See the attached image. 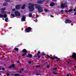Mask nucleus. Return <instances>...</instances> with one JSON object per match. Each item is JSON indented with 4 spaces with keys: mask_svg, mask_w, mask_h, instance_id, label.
Here are the masks:
<instances>
[{
    "mask_svg": "<svg viewBox=\"0 0 76 76\" xmlns=\"http://www.w3.org/2000/svg\"><path fill=\"white\" fill-rule=\"evenodd\" d=\"M69 63H70V62H69V61H68V63H67V64H69Z\"/></svg>",
    "mask_w": 76,
    "mask_h": 76,
    "instance_id": "nucleus-53",
    "label": "nucleus"
},
{
    "mask_svg": "<svg viewBox=\"0 0 76 76\" xmlns=\"http://www.w3.org/2000/svg\"><path fill=\"white\" fill-rule=\"evenodd\" d=\"M34 57H37V56H35V55L34 56Z\"/></svg>",
    "mask_w": 76,
    "mask_h": 76,
    "instance_id": "nucleus-49",
    "label": "nucleus"
},
{
    "mask_svg": "<svg viewBox=\"0 0 76 76\" xmlns=\"http://www.w3.org/2000/svg\"><path fill=\"white\" fill-rule=\"evenodd\" d=\"M70 76H73V75H71Z\"/></svg>",
    "mask_w": 76,
    "mask_h": 76,
    "instance_id": "nucleus-56",
    "label": "nucleus"
},
{
    "mask_svg": "<svg viewBox=\"0 0 76 76\" xmlns=\"http://www.w3.org/2000/svg\"><path fill=\"white\" fill-rule=\"evenodd\" d=\"M54 5H55V3L54 2H51L50 4V6L52 7H53Z\"/></svg>",
    "mask_w": 76,
    "mask_h": 76,
    "instance_id": "nucleus-14",
    "label": "nucleus"
},
{
    "mask_svg": "<svg viewBox=\"0 0 76 76\" xmlns=\"http://www.w3.org/2000/svg\"><path fill=\"white\" fill-rule=\"evenodd\" d=\"M37 76H38L39 75V74H37Z\"/></svg>",
    "mask_w": 76,
    "mask_h": 76,
    "instance_id": "nucleus-50",
    "label": "nucleus"
},
{
    "mask_svg": "<svg viewBox=\"0 0 76 76\" xmlns=\"http://www.w3.org/2000/svg\"><path fill=\"white\" fill-rule=\"evenodd\" d=\"M53 1H57V0H53Z\"/></svg>",
    "mask_w": 76,
    "mask_h": 76,
    "instance_id": "nucleus-54",
    "label": "nucleus"
},
{
    "mask_svg": "<svg viewBox=\"0 0 76 76\" xmlns=\"http://www.w3.org/2000/svg\"><path fill=\"white\" fill-rule=\"evenodd\" d=\"M61 12L62 13V14H63V13H64V11H63V10H61Z\"/></svg>",
    "mask_w": 76,
    "mask_h": 76,
    "instance_id": "nucleus-30",
    "label": "nucleus"
},
{
    "mask_svg": "<svg viewBox=\"0 0 76 76\" xmlns=\"http://www.w3.org/2000/svg\"><path fill=\"white\" fill-rule=\"evenodd\" d=\"M56 71H53V74H55V75H58V73L55 72Z\"/></svg>",
    "mask_w": 76,
    "mask_h": 76,
    "instance_id": "nucleus-22",
    "label": "nucleus"
},
{
    "mask_svg": "<svg viewBox=\"0 0 76 76\" xmlns=\"http://www.w3.org/2000/svg\"><path fill=\"white\" fill-rule=\"evenodd\" d=\"M47 56H48V57L49 58H50V60H53V57H51L50 56L48 55H47Z\"/></svg>",
    "mask_w": 76,
    "mask_h": 76,
    "instance_id": "nucleus-17",
    "label": "nucleus"
},
{
    "mask_svg": "<svg viewBox=\"0 0 76 76\" xmlns=\"http://www.w3.org/2000/svg\"><path fill=\"white\" fill-rule=\"evenodd\" d=\"M37 57H38L39 58H40V56H39V55H37Z\"/></svg>",
    "mask_w": 76,
    "mask_h": 76,
    "instance_id": "nucleus-33",
    "label": "nucleus"
},
{
    "mask_svg": "<svg viewBox=\"0 0 76 76\" xmlns=\"http://www.w3.org/2000/svg\"><path fill=\"white\" fill-rule=\"evenodd\" d=\"M41 52L40 51H38V52L37 53V55H39V53H40Z\"/></svg>",
    "mask_w": 76,
    "mask_h": 76,
    "instance_id": "nucleus-32",
    "label": "nucleus"
},
{
    "mask_svg": "<svg viewBox=\"0 0 76 76\" xmlns=\"http://www.w3.org/2000/svg\"><path fill=\"white\" fill-rule=\"evenodd\" d=\"M21 70H22V71H23V70L24 69H23L22 68V69H21Z\"/></svg>",
    "mask_w": 76,
    "mask_h": 76,
    "instance_id": "nucleus-52",
    "label": "nucleus"
},
{
    "mask_svg": "<svg viewBox=\"0 0 76 76\" xmlns=\"http://www.w3.org/2000/svg\"><path fill=\"white\" fill-rule=\"evenodd\" d=\"M2 70H3L4 71L5 70V69H4V68H2Z\"/></svg>",
    "mask_w": 76,
    "mask_h": 76,
    "instance_id": "nucleus-42",
    "label": "nucleus"
},
{
    "mask_svg": "<svg viewBox=\"0 0 76 76\" xmlns=\"http://www.w3.org/2000/svg\"><path fill=\"white\" fill-rule=\"evenodd\" d=\"M32 28L29 27L26 28L25 31L26 32H32Z\"/></svg>",
    "mask_w": 76,
    "mask_h": 76,
    "instance_id": "nucleus-3",
    "label": "nucleus"
},
{
    "mask_svg": "<svg viewBox=\"0 0 76 76\" xmlns=\"http://www.w3.org/2000/svg\"><path fill=\"white\" fill-rule=\"evenodd\" d=\"M55 59L56 60V61H60V59L59 58H58V57L57 56H55V57H53V60H55Z\"/></svg>",
    "mask_w": 76,
    "mask_h": 76,
    "instance_id": "nucleus-6",
    "label": "nucleus"
},
{
    "mask_svg": "<svg viewBox=\"0 0 76 76\" xmlns=\"http://www.w3.org/2000/svg\"><path fill=\"white\" fill-rule=\"evenodd\" d=\"M65 23H71L72 21L69 19H66L65 20Z\"/></svg>",
    "mask_w": 76,
    "mask_h": 76,
    "instance_id": "nucleus-7",
    "label": "nucleus"
},
{
    "mask_svg": "<svg viewBox=\"0 0 76 76\" xmlns=\"http://www.w3.org/2000/svg\"><path fill=\"white\" fill-rule=\"evenodd\" d=\"M25 55H26V53H23L22 54V56H23V57H24Z\"/></svg>",
    "mask_w": 76,
    "mask_h": 76,
    "instance_id": "nucleus-26",
    "label": "nucleus"
},
{
    "mask_svg": "<svg viewBox=\"0 0 76 76\" xmlns=\"http://www.w3.org/2000/svg\"><path fill=\"white\" fill-rule=\"evenodd\" d=\"M7 15L6 14H4L3 15V17L4 18H7Z\"/></svg>",
    "mask_w": 76,
    "mask_h": 76,
    "instance_id": "nucleus-19",
    "label": "nucleus"
},
{
    "mask_svg": "<svg viewBox=\"0 0 76 76\" xmlns=\"http://www.w3.org/2000/svg\"><path fill=\"white\" fill-rule=\"evenodd\" d=\"M6 2H10V0H6Z\"/></svg>",
    "mask_w": 76,
    "mask_h": 76,
    "instance_id": "nucleus-36",
    "label": "nucleus"
},
{
    "mask_svg": "<svg viewBox=\"0 0 76 76\" xmlns=\"http://www.w3.org/2000/svg\"><path fill=\"white\" fill-rule=\"evenodd\" d=\"M64 7H67V6H65V5L64 4Z\"/></svg>",
    "mask_w": 76,
    "mask_h": 76,
    "instance_id": "nucleus-47",
    "label": "nucleus"
},
{
    "mask_svg": "<svg viewBox=\"0 0 76 76\" xmlns=\"http://www.w3.org/2000/svg\"><path fill=\"white\" fill-rule=\"evenodd\" d=\"M15 10H16L15 8L13 9L12 10V12H15Z\"/></svg>",
    "mask_w": 76,
    "mask_h": 76,
    "instance_id": "nucleus-31",
    "label": "nucleus"
},
{
    "mask_svg": "<svg viewBox=\"0 0 76 76\" xmlns=\"http://www.w3.org/2000/svg\"><path fill=\"white\" fill-rule=\"evenodd\" d=\"M44 11L45 12H48V9H44Z\"/></svg>",
    "mask_w": 76,
    "mask_h": 76,
    "instance_id": "nucleus-28",
    "label": "nucleus"
},
{
    "mask_svg": "<svg viewBox=\"0 0 76 76\" xmlns=\"http://www.w3.org/2000/svg\"><path fill=\"white\" fill-rule=\"evenodd\" d=\"M46 63H48V62H46Z\"/></svg>",
    "mask_w": 76,
    "mask_h": 76,
    "instance_id": "nucleus-57",
    "label": "nucleus"
},
{
    "mask_svg": "<svg viewBox=\"0 0 76 76\" xmlns=\"http://www.w3.org/2000/svg\"><path fill=\"white\" fill-rule=\"evenodd\" d=\"M15 9L16 10H19L20 9V6L17 5L15 6Z\"/></svg>",
    "mask_w": 76,
    "mask_h": 76,
    "instance_id": "nucleus-9",
    "label": "nucleus"
},
{
    "mask_svg": "<svg viewBox=\"0 0 76 76\" xmlns=\"http://www.w3.org/2000/svg\"><path fill=\"white\" fill-rule=\"evenodd\" d=\"M61 9H63L64 8V4H62V5H61Z\"/></svg>",
    "mask_w": 76,
    "mask_h": 76,
    "instance_id": "nucleus-13",
    "label": "nucleus"
},
{
    "mask_svg": "<svg viewBox=\"0 0 76 76\" xmlns=\"http://www.w3.org/2000/svg\"><path fill=\"white\" fill-rule=\"evenodd\" d=\"M74 15H76V12H75L74 14Z\"/></svg>",
    "mask_w": 76,
    "mask_h": 76,
    "instance_id": "nucleus-48",
    "label": "nucleus"
},
{
    "mask_svg": "<svg viewBox=\"0 0 76 76\" xmlns=\"http://www.w3.org/2000/svg\"><path fill=\"white\" fill-rule=\"evenodd\" d=\"M66 4H67L66 3L65 5H66Z\"/></svg>",
    "mask_w": 76,
    "mask_h": 76,
    "instance_id": "nucleus-59",
    "label": "nucleus"
},
{
    "mask_svg": "<svg viewBox=\"0 0 76 76\" xmlns=\"http://www.w3.org/2000/svg\"><path fill=\"white\" fill-rule=\"evenodd\" d=\"M11 16H12V17H13V18H14V17L15 16V15L14 14H13V12H12L11 14Z\"/></svg>",
    "mask_w": 76,
    "mask_h": 76,
    "instance_id": "nucleus-21",
    "label": "nucleus"
},
{
    "mask_svg": "<svg viewBox=\"0 0 76 76\" xmlns=\"http://www.w3.org/2000/svg\"><path fill=\"white\" fill-rule=\"evenodd\" d=\"M45 54H43L42 53L41 54V56H45Z\"/></svg>",
    "mask_w": 76,
    "mask_h": 76,
    "instance_id": "nucleus-35",
    "label": "nucleus"
},
{
    "mask_svg": "<svg viewBox=\"0 0 76 76\" xmlns=\"http://www.w3.org/2000/svg\"><path fill=\"white\" fill-rule=\"evenodd\" d=\"M73 11V10L70 9L68 11H67L66 10H65V12H66V13H67V12H71L72 11Z\"/></svg>",
    "mask_w": 76,
    "mask_h": 76,
    "instance_id": "nucleus-11",
    "label": "nucleus"
},
{
    "mask_svg": "<svg viewBox=\"0 0 76 76\" xmlns=\"http://www.w3.org/2000/svg\"><path fill=\"white\" fill-rule=\"evenodd\" d=\"M37 9H38V11L39 12H43V8L42 7L40 6L39 5H37L36 6Z\"/></svg>",
    "mask_w": 76,
    "mask_h": 76,
    "instance_id": "nucleus-2",
    "label": "nucleus"
},
{
    "mask_svg": "<svg viewBox=\"0 0 76 76\" xmlns=\"http://www.w3.org/2000/svg\"><path fill=\"white\" fill-rule=\"evenodd\" d=\"M14 14L16 16L19 17L20 16V14L18 11H15L14 12Z\"/></svg>",
    "mask_w": 76,
    "mask_h": 76,
    "instance_id": "nucleus-4",
    "label": "nucleus"
},
{
    "mask_svg": "<svg viewBox=\"0 0 76 76\" xmlns=\"http://www.w3.org/2000/svg\"><path fill=\"white\" fill-rule=\"evenodd\" d=\"M6 75H7V76H10V74L8 73H6Z\"/></svg>",
    "mask_w": 76,
    "mask_h": 76,
    "instance_id": "nucleus-34",
    "label": "nucleus"
},
{
    "mask_svg": "<svg viewBox=\"0 0 76 76\" xmlns=\"http://www.w3.org/2000/svg\"><path fill=\"white\" fill-rule=\"evenodd\" d=\"M36 20H37V19H36Z\"/></svg>",
    "mask_w": 76,
    "mask_h": 76,
    "instance_id": "nucleus-64",
    "label": "nucleus"
},
{
    "mask_svg": "<svg viewBox=\"0 0 76 76\" xmlns=\"http://www.w3.org/2000/svg\"><path fill=\"white\" fill-rule=\"evenodd\" d=\"M27 57H29V58H32V55L31 54H29L27 56Z\"/></svg>",
    "mask_w": 76,
    "mask_h": 76,
    "instance_id": "nucleus-16",
    "label": "nucleus"
},
{
    "mask_svg": "<svg viewBox=\"0 0 76 76\" xmlns=\"http://www.w3.org/2000/svg\"><path fill=\"white\" fill-rule=\"evenodd\" d=\"M0 70H1V68H0Z\"/></svg>",
    "mask_w": 76,
    "mask_h": 76,
    "instance_id": "nucleus-60",
    "label": "nucleus"
},
{
    "mask_svg": "<svg viewBox=\"0 0 76 76\" xmlns=\"http://www.w3.org/2000/svg\"><path fill=\"white\" fill-rule=\"evenodd\" d=\"M28 8L29 9L30 12H32L34 10V4L32 3L28 4Z\"/></svg>",
    "mask_w": 76,
    "mask_h": 76,
    "instance_id": "nucleus-1",
    "label": "nucleus"
},
{
    "mask_svg": "<svg viewBox=\"0 0 76 76\" xmlns=\"http://www.w3.org/2000/svg\"><path fill=\"white\" fill-rule=\"evenodd\" d=\"M50 17L51 18H54V16H53V15H50Z\"/></svg>",
    "mask_w": 76,
    "mask_h": 76,
    "instance_id": "nucleus-44",
    "label": "nucleus"
},
{
    "mask_svg": "<svg viewBox=\"0 0 76 76\" xmlns=\"http://www.w3.org/2000/svg\"><path fill=\"white\" fill-rule=\"evenodd\" d=\"M43 2V1L41 0L38 1H37V3L39 4H42Z\"/></svg>",
    "mask_w": 76,
    "mask_h": 76,
    "instance_id": "nucleus-15",
    "label": "nucleus"
},
{
    "mask_svg": "<svg viewBox=\"0 0 76 76\" xmlns=\"http://www.w3.org/2000/svg\"><path fill=\"white\" fill-rule=\"evenodd\" d=\"M75 9H76V7H75Z\"/></svg>",
    "mask_w": 76,
    "mask_h": 76,
    "instance_id": "nucleus-63",
    "label": "nucleus"
},
{
    "mask_svg": "<svg viewBox=\"0 0 76 76\" xmlns=\"http://www.w3.org/2000/svg\"><path fill=\"white\" fill-rule=\"evenodd\" d=\"M17 63H18V64H19L20 63V61H18L17 62Z\"/></svg>",
    "mask_w": 76,
    "mask_h": 76,
    "instance_id": "nucleus-45",
    "label": "nucleus"
},
{
    "mask_svg": "<svg viewBox=\"0 0 76 76\" xmlns=\"http://www.w3.org/2000/svg\"><path fill=\"white\" fill-rule=\"evenodd\" d=\"M20 75L19 74H15L14 75V76H20Z\"/></svg>",
    "mask_w": 76,
    "mask_h": 76,
    "instance_id": "nucleus-29",
    "label": "nucleus"
},
{
    "mask_svg": "<svg viewBox=\"0 0 76 76\" xmlns=\"http://www.w3.org/2000/svg\"><path fill=\"white\" fill-rule=\"evenodd\" d=\"M20 73H22V71H20Z\"/></svg>",
    "mask_w": 76,
    "mask_h": 76,
    "instance_id": "nucleus-55",
    "label": "nucleus"
},
{
    "mask_svg": "<svg viewBox=\"0 0 76 76\" xmlns=\"http://www.w3.org/2000/svg\"><path fill=\"white\" fill-rule=\"evenodd\" d=\"M0 17L1 18H3V14L0 15Z\"/></svg>",
    "mask_w": 76,
    "mask_h": 76,
    "instance_id": "nucleus-27",
    "label": "nucleus"
},
{
    "mask_svg": "<svg viewBox=\"0 0 76 76\" xmlns=\"http://www.w3.org/2000/svg\"><path fill=\"white\" fill-rule=\"evenodd\" d=\"M28 16L29 17H32V13L30 14Z\"/></svg>",
    "mask_w": 76,
    "mask_h": 76,
    "instance_id": "nucleus-24",
    "label": "nucleus"
},
{
    "mask_svg": "<svg viewBox=\"0 0 76 76\" xmlns=\"http://www.w3.org/2000/svg\"><path fill=\"white\" fill-rule=\"evenodd\" d=\"M36 67H38H38H40V66H39V65H36Z\"/></svg>",
    "mask_w": 76,
    "mask_h": 76,
    "instance_id": "nucleus-43",
    "label": "nucleus"
},
{
    "mask_svg": "<svg viewBox=\"0 0 76 76\" xmlns=\"http://www.w3.org/2000/svg\"><path fill=\"white\" fill-rule=\"evenodd\" d=\"M28 63L29 64H31V63H32V62H31V61H28Z\"/></svg>",
    "mask_w": 76,
    "mask_h": 76,
    "instance_id": "nucleus-40",
    "label": "nucleus"
},
{
    "mask_svg": "<svg viewBox=\"0 0 76 76\" xmlns=\"http://www.w3.org/2000/svg\"><path fill=\"white\" fill-rule=\"evenodd\" d=\"M31 0V1H32V0Z\"/></svg>",
    "mask_w": 76,
    "mask_h": 76,
    "instance_id": "nucleus-62",
    "label": "nucleus"
},
{
    "mask_svg": "<svg viewBox=\"0 0 76 76\" xmlns=\"http://www.w3.org/2000/svg\"><path fill=\"white\" fill-rule=\"evenodd\" d=\"M57 68H53V69L55 70H57Z\"/></svg>",
    "mask_w": 76,
    "mask_h": 76,
    "instance_id": "nucleus-39",
    "label": "nucleus"
},
{
    "mask_svg": "<svg viewBox=\"0 0 76 76\" xmlns=\"http://www.w3.org/2000/svg\"><path fill=\"white\" fill-rule=\"evenodd\" d=\"M8 67L9 69H11V68H15V64H13L9 66Z\"/></svg>",
    "mask_w": 76,
    "mask_h": 76,
    "instance_id": "nucleus-8",
    "label": "nucleus"
},
{
    "mask_svg": "<svg viewBox=\"0 0 76 76\" xmlns=\"http://www.w3.org/2000/svg\"><path fill=\"white\" fill-rule=\"evenodd\" d=\"M1 10H5V8H4L1 9Z\"/></svg>",
    "mask_w": 76,
    "mask_h": 76,
    "instance_id": "nucleus-41",
    "label": "nucleus"
},
{
    "mask_svg": "<svg viewBox=\"0 0 76 76\" xmlns=\"http://www.w3.org/2000/svg\"><path fill=\"white\" fill-rule=\"evenodd\" d=\"M26 19V17L25 16H23L21 18V20L22 21H25Z\"/></svg>",
    "mask_w": 76,
    "mask_h": 76,
    "instance_id": "nucleus-10",
    "label": "nucleus"
},
{
    "mask_svg": "<svg viewBox=\"0 0 76 76\" xmlns=\"http://www.w3.org/2000/svg\"><path fill=\"white\" fill-rule=\"evenodd\" d=\"M9 19V18H7L5 19V22H8V20Z\"/></svg>",
    "mask_w": 76,
    "mask_h": 76,
    "instance_id": "nucleus-20",
    "label": "nucleus"
},
{
    "mask_svg": "<svg viewBox=\"0 0 76 76\" xmlns=\"http://www.w3.org/2000/svg\"><path fill=\"white\" fill-rule=\"evenodd\" d=\"M66 76H70V74H67L66 75Z\"/></svg>",
    "mask_w": 76,
    "mask_h": 76,
    "instance_id": "nucleus-46",
    "label": "nucleus"
},
{
    "mask_svg": "<svg viewBox=\"0 0 76 76\" xmlns=\"http://www.w3.org/2000/svg\"><path fill=\"white\" fill-rule=\"evenodd\" d=\"M46 67L47 68H49L50 67V65H46Z\"/></svg>",
    "mask_w": 76,
    "mask_h": 76,
    "instance_id": "nucleus-37",
    "label": "nucleus"
},
{
    "mask_svg": "<svg viewBox=\"0 0 76 76\" xmlns=\"http://www.w3.org/2000/svg\"><path fill=\"white\" fill-rule=\"evenodd\" d=\"M25 5L24 4L22 6L21 8L22 9H23L25 8Z\"/></svg>",
    "mask_w": 76,
    "mask_h": 76,
    "instance_id": "nucleus-23",
    "label": "nucleus"
},
{
    "mask_svg": "<svg viewBox=\"0 0 76 76\" xmlns=\"http://www.w3.org/2000/svg\"><path fill=\"white\" fill-rule=\"evenodd\" d=\"M7 4H7V3H5L3 4V5L4 6H7Z\"/></svg>",
    "mask_w": 76,
    "mask_h": 76,
    "instance_id": "nucleus-18",
    "label": "nucleus"
},
{
    "mask_svg": "<svg viewBox=\"0 0 76 76\" xmlns=\"http://www.w3.org/2000/svg\"><path fill=\"white\" fill-rule=\"evenodd\" d=\"M71 57L72 58H75V61H76V53L75 52H73L72 53V55Z\"/></svg>",
    "mask_w": 76,
    "mask_h": 76,
    "instance_id": "nucleus-5",
    "label": "nucleus"
},
{
    "mask_svg": "<svg viewBox=\"0 0 76 76\" xmlns=\"http://www.w3.org/2000/svg\"><path fill=\"white\" fill-rule=\"evenodd\" d=\"M1 13H2V14H4L5 13H6V12L5 11H2L1 12Z\"/></svg>",
    "mask_w": 76,
    "mask_h": 76,
    "instance_id": "nucleus-25",
    "label": "nucleus"
},
{
    "mask_svg": "<svg viewBox=\"0 0 76 76\" xmlns=\"http://www.w3.org/2000/svg\"><path fill=\"white\" fill-rule=\"evenodd\" d=\"M15 50H16V51H18V48H15Z\"/></svg>",
    "mask_w": 76,
    "mask_h": 76,
    "instance_id": "nucleus-38",
    "label": "nucleus"
},
{
    "mask_svg": "<svg viewBox=\"0 0 76 76\" xmlns=\"http://www.w3.org/2000/svg\"><path fill=\"white\" fill-rule=\"evenodd\" d=\"M0 56H1V53H0Z\"/></svg>",
    "mask_w": 76,
    "mask_h": 76,
    "instance_id": "nucleus-58",
    "label": "nucleus"
},
{
    "mask_svg": "<svg viewBox=\"0 0 76 76\" xmlns=\"http://www.w3.org/2000/svg\"><path fill=\"white\" fill-rule=\"evenodd\" d=\"M0 75H1V73H0Z\"/></svg>",
    "mask_w": 76,
    "mask_h": 76,
    "instance_id": "nucleus-61",
    "label": "nucleus"
},
{
    "mask_svg": "<svg viewBox=\"0 0 76 76\" xmlns=\"http://www.w3.org/2000/svg\"><path fill=\"white\" fill-rule=\"evenodd\" d=\"M23 52L26 54V53H28V51H27L26 49H24L23 50Z\"/></svg>",
    "mask_w": 76,
    "mask_h": 76,
    "instance_id": "nucleus-12",
    "label": "nucleus"
},
{
    "mask_svg": "<svg viewBox=\"0 0 76 76\" xmlns=\"http://www.w3.org/2000/svg\"><path fill=\"white\" fill-rule=\"evenodd\" d=\"M74 11L75 12H76V10H74Z\"/></svg>",
    "mask_w": 76,
    "mask_h": 76,
    "instance_id": "nucleus-51",
    "label": "nucleus"
}]
</instances>
